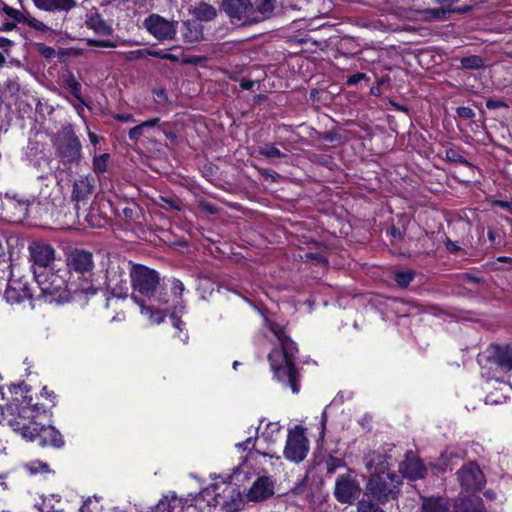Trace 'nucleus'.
I'll use <instances>...</instances> for the list:
<instances>
[{"instance_id":"1","label":"nucleus","mask_w":512,"mask_h":512,"mask_svg":"<svg viewBox=\"0 0 512 512\" xmlns=\"http://www.w3.org/2000/svg\"><path fill=\"white\" fill-rule=\"evenodd\" d=\"M364 464L370 473L365 486V496L379 504L395 499L400 491L401 480L398 475L389 471L387 457L372 451L364 456Z\"/></svg>"},{"instance_id":"2","label":"nucleus","mask_w":512,"mask_h":512,"mask_svg":"<svg viewBox=\"0 0 512 512\" xmlns=\"http://www.w3.org/2000/svg\"><path fill=\"white\" fill-rule=\"evenodd\" d=\"M269 329L279 342V345L268 355L274 377L280 382H285L292 392L297 394L299 392V373L294 364L298 352L296 344L285 335L279 325L270 324Z\"/></svg>"},{"instance_id":"3","label":"nucleus","mask_w":512,"mask_h":512,"mask_svg":"<svg viewBox=\"0 0 512 512\" xmlns=\"http://www.w3.org/2000/svg\"><path fill=\"white\" fill-rule=\"evenodd\" d=\"M67 273L82 294L94 295L101 284L93 278V254L84 249H72L66 255Z\"/></svg>"},{"instance_id":"4","label":"nucleus","mask_w":512,"mask_h":512,"mask_svg":"<svg viewBox=\"0 0 512 512\" xmlns=\"http://www.w3.org/2000/svg\"><path fill=\"white\" fill-rule=\"evenodd\" d=\"M67 274V272L60 274L59 271L52 270H34V278L42 293L51 296L52 301L59 303L71 301L81 293L75 281L66 279Z\"/></svg>"},{"instance_id":"5","label":"nucleus","mask_w":512,"mask_h":512,"mask_svg":"<svg viewBox=\"0 0 512 512\" xmlns=\"http://www.w3.org/2000/svg\"><path fill=\"white\" fill-rule=\"evenodd\" d=\"M132 264L123 257L109 254L101 261L104 272L103 285L118 298H125L128 295L126 271H130Z\"/></svg>"},{"instance_id":"6","label":"nucleus","mask_w":512,"mask_h":512,"mask_svg":"<svg viewBox=\"0 0 512 512\" xmlns=\"http://www.w3.org/2000/svg\"><path fill=\"white\" fill-rule=\"evenodd\" d=\"M201 496L209 506L220 507L223 512H235L241 504L240 493L231 484L212 485Z\"/></svg>"},{"instance_id":"7","label":"nucleus","mask_w":512,"mask_h":512,"mask_svg":"<svg viewBox=\"0 0 512 512\" xmlns=\"http://www.w3.org/2000/svg\"><path fill=\"white\" fill-rule=\"evenodd\" d=\"M130 280L134 291V295L137 294L151 298L155 295V292L160 284L159 273L145 265L133 263L130 267Z\"/></svg>"},{"instance_id":"8","label":"nucleus","mask_w":512,"mask_h":512,"mask_svg":"<svg viewBox=\"0 0 512 512\" xmlns=\"http://www.w3.org/2000/svg\"><path fill=\"white\" fill-rule=\"evenodd\" d=\"M60 141L57 153L64 164L78 163L81 159L82 145L71 125L63 127L59 133Z\"/></svg>"},{"instance_id":"9","label":"nucleus","mask_w":512,"mask_h":512,"mask_svg":"<svg viewBox=\"0 0 512 512\" xmlns=\"http://www.w3.org/2000/svg\"><path fill=\"white\" fill-rule=\"evenodd\" d=\"M44 416L37 405H21L17 408V416L9 420V425L14 431H20L23 438H31L34 426L39 425V419Z\"/></svg>"},{"instance_id":"10","label":"nucleus","mask_w":512,"mask_h":512,"mask_svg":"<svg viewBox=\"0 0 512 512\" xmlns=\"http://www.w3.org/2000/svg\"><path fill=\"white\" fill-rule=\"evenodd\" d=\"M309 451L308 439L300 426H295L288 432L284 456L287 460L295 463L302 462Z\"/></svg>"},{"instance_id":"11","label":"nucleus","mask_w":512,"mask_h":512,"mask_svg":"<svg viewBox=\"0 0 512 512\" xmlns=\"http://www.w3.org/2000/svg\"><path fill=\"white\" fill-rule=\"evenodd\" d=\"M143 25L151 35L160 41L174 39L177 32L176 21H169L158 14L149 15Z\"/></svg>"},{"instance_id":"12","label":"nucleus","mask_w":512,"mask_h":512,"mask_svg":"<svg viewBox=\"0 0 512 512\" xmlns=\"http://www.w3.org/2000/svg\"><path fill=\"white\" fill-rule=\"evenodd\" d=\"M361 493L358 481L350 474L340 475L335 483L334 495L341 503H353Z\"/></svg>"},{"instance_id":"13","label":"nucleus","mask_w":512,"mask_h":512,"mask_svg":"<svg viewBox=\"0 0 512 512\" xmlns=\"http://www.w3.org/2000/svg\"><path fill=\"white\" fill-rule=\"evenodd\" d=\"M30 259L33 262V271H45L55 260V249L48 243L42 241L32 242L28 247Z\"/></svg>"},{"instance_id":"14","label":"nucleus","mask_w":512,"mask_h":512,"mask_svg":"<svg viewBox=\"0 0 512 512\" xmlns=\"http://www.w3.org/2000/svg\"><path fill=\"white\" fill-rule=\"evenodd\" d=\"M457 479L465 491L481 489L484 483V476L479 466L475 463L463 465L457 472Z\"/></svg>"},{"instance_id":"15","label":"nucleus","mask_w":512,"mask_h":512,"mask_svg":"<svg viewBox=\"0 0 512 512\" xmlns=\"http://www.w3.org/2000/svg\"><path fill=\"white\" fill-rule=\"evenodd\" d=\"M4 286L6 287L4 298L8 303H20L25 299L32 298L33 296L28 283L23 279H5Z\"/></svg>"},{"instance_id":"16","label":"nucleus","mask_w":512,"mask_h":512,"mask_svg":"<svg viewBox=\"0 0 512 512\" xmlns=\"http://www.w3.org/2000/svg\"><path fill=\"white\" fill-rule=\"evenodd\" d=\"M222 9L230 18L238 20L250 18L254 13V5L250 0H223Z\"/></svg>"},{"instance_id":"17","label":"nucleus","mask_w":512,"mask_h":512,"mask_svg":"<svg viewBox=\"0 0 512 512\" xmlns=\"http://www.w3.org/2000/svg\"><path fill=\"white\" fill-rule=\"evenodd\" d=\"M39 438L41 443L44 445H51L54 447H61L63 445V439L61 434L55 430L52 426H46L42 422L39 425L34 426L31 432V438L28 440L33 441Z\"/></svg>"},{"instance_id":"18","label":"nucleus","mask_w":512,"mask_h":512,"mask_svg":"<svg viewBox=\"0 0 512 512\" xmlns=\"http://www.w3.org/2000/svg\"><path fill=\"white\" fill-rule=\"evenodd\" d=\"M402 476L410 480H417L424 477L425 467L421 460L412 452L406 454L405 460L399 465Z\"/></svg>"},{"instance_id":"19","label":"nucleus","mask_w":512,"mask_h":512,"mask_svg":"<svg viewBox=\"0 0 512 512\" xmlns=\"http://www.w3.org/2000/svg\"><path fill=\"white\" fill-rule=\"evenodd\" d=\"M273 483L269 477H259L247 493L251 501L260 502L273 495Z\"/></svg>"},{"instance_id":"20","label":"nucleus","mask_w":512,"mask_h":512,"mask_svg":"<svg viewBox=\"0 0 512 512\" xmlns=\"http://www.w3.org/2000/svg\"><path fill=\"white\" fill-rule=\"evenodd\" d=\"M36 8L46 12H69L77 6L76 0H31Z\"/></svg>"},{"instance_id":"21","label":"nucleus","mask_w":512,"mask_h":512,"mask_svg":"<svg viewBox=\"0 0 512 512\" xmlns=\"http://www.w3.org/2000/svg\"><path fill=\"white\" fill-rule=\"evenodd\" d=\"M491 357L504 371L512 370V345H491Z\"/></svg>"},{"instance_id":"22","label":"nucleus","mask_w":512,"mask_h":512,"mask_svg":"<svg viewBox=\"0 0 512 512\" xmlns=\"http://www.w3.org/2000/svg\"><path fill=\"white\" fill-rule=\"evenodd\" d=\"M95 185V179L92 176H80L73 185L72 197L76 201L86 199L92 194Z\"/></svg>"},{"instance_id":"23","label":"nucleus","mask_w":512,"mask_h":512,"mask_svg":"<svg viewBox=\"0 0 512 512\" xmlns=\"http://www.w3.org/2000/svg\"><path fill=\"white\" fill-rule=\"evenodd\" d=\"M449 501L444 497H423L420 512H448Z\"/></svg>"},{"instance_id":"24","label":"nucleus","mask_w":512,"mask_h":512,"mask_svg":"<svg viewBox=\"0 0 512 512\" xmlns=\"http://www.w3.org/2000/svg\"><path fill=\"white\" fill-rule=\"evenodd\" d=\"M85 24L87 28L93 30L101 36L111 35L113 28L102 18L99 13L91 14L87 17Z\"/></svg>"},{"instance_id":"25","label":"nucleus","mask_w":512,"mask_h":512,"mask_svg":"<svg viewBox=\"0 0 512 512\" xmlns=\"http://www.w3.org/2000/svg\"><path fill=\"white\" fill-rule=\"evenodd\" d=\"M182 35L186 42L193 43L203 38L201 26L195 21H186L183 24Z\"/></svg>"},{"instance_id":"26","label":"nucleus","mask_w":512,"mask_h":512,"mask_svg":"<svg viewBox=\"0 0 512 512\" xmlns=\"http://www.w3.org/2000/svg\"><path fill=\"white\" fill-rule=\"evenodd\" d=\"M453 512H486L481 499H462L454 506Z\"/></svg>"},{"instance_id":"27","label":"nucleus","mask_w":512,"mask_h":512,"mask_svg":"<svg viewBox=\"0 0 512 512\" xmlns=\"http://www.w3.org/2000/svg\"><path fill=\"white\" fill-rule=\"evenodd\" d=\"M159 118H152L147 121L142 122L139 125L131 128L129 130V138L132 141H137L142 136H148V132L151 128L155 127L159 123Z\"/></svg>"},{"instance_id":"28","label":"nucleus","mask_w":512,"mask_h":512,"mask_svg":"<svg viewBox=\"0 0 512 512\" xmlns=\"http://www.w3.org/2000/svg\"><path fill=\"white\" fill-rule=\"evenodd\" d=\"M133 300L140 306L141 314L147 316L151 323L160 324L164 321L166 314L164 311L156 309L154 310L151 306L144 305L136 295L132 296Z\"/></svg>"},{"instance_id":"29","label":"nucleus","mask_w":512,"mask_h":512,"mask_svg":"<svg viewBox=\"0 0 512 512\" xmlns=\"http://www.w3.org/2000/svg\"><path fill=\"white\" fill-rule=\"evenodd\" d=\"M185 504L183 499L172 497L168 501H161L158 506V512H184Z\"/></svg>"},{"instance_id":"30","label":"nucleus","mask_w":512,"mask_h":512,"mask_svg":"<svg viewBox=\"0 0 512 512\" xmlns=\"http://www.w3.org/2000/svg\"><path fill=\"white\" fill-rule=\"evenodd\" d=\"M194 14L201 21H210L216 17L217 12L212 5L201 2L195 8Z\"/></svg>"},{"instance_id":"31","label":"nucleus","mask_w":512,"mask_h":512,"mask_svg":"<svg viewBox=\"0 0 512 512\" xmlns=\"http://www.w3.org/2000/svg\"><path fill=\"white\" fill-rule=\"evenodd\" d=\"M450 12H455L454 9H448L446 7L441 8H429L421 11L422 19L431 21V20H444L446 18V14Z\"/></svg>"},{"instance_id":"32","label":"nucleus","mask_w":512,"mask_h":512,"mask_svg":"<svg viewBox=\"0 0 512 512\" xmlns=\"http://www.w3.org/2000/svg\"><path fill=\"white\" fill-rule=\"evenodd\" d=\"M0 14H4L8 18H10L12 21H14L16 23H22V24H24V22L26 20V16H27L24 13H22L20 10L13 8L2 1H0Z\"/></svg>"},{"instance_id":"33","label":"nucleus","mask_w":512,"mask_h":512,"mask_svg":"<svg viewBox=\"0 0 512 512\" xmlns=\"http://www.w3.org/2000/svg\"><path fill=\"white\" fill-rule=\"evenodd\" d=\"M275 8V0H255L254 11L259 12L264 18H269Z\"/></svg>"},{"instance_id":"34","label":"nucleus","mask_w":512,"mask_h":512,"mask_svg":"<svg viewBox=\"0 0 512 512\" xmlns=\"http://www.w3.org/2000/svg\"><path fill=\"white\" fill-rule=\"evenodd\" d=\"M281 426L277 422H270L266 425L265 430L262 432L261 437L270 443H274L277 436L280 434Z\"/></svg>"},{"instance_id":"35","label":"nucleus","mask_w":512,"mask_h":512,"mask_svg":"<svg viewBox=\"0 0 512 512\" xmlns=\"http://www.w3.org/2000/svg\"><path fill=\"white\" fill-rule=\"evenodd\" d=\"M460 64L464 69H480L484 65V60L478 55H470L461 58Z\"/></svg>"},{"instance_id":"36","label":"nucleus","mask_w":512,"mask_h":512,"mask_svg":"<svg viewBox=\"0 0 512 512\" xmlns=\"http://www.w3.org/2000/svg\"><path fill=\"white\" fill-rule=\"evenodd\" d=\"M414 278V272L411 270H399L393 274V279L400 287H407Z\"/></svg>"},{"instance_id":"37","label":"nucleus","mask_w":512,"mask_h":512,"mask_svg":"<svg viewBox=\"0 0 512 512\" xmlns=\"http://www.w3.org/2000/svg\"><path fill=\"white\" fill-rule=\"evenodd\" d=\"M24 24H26L30 28H32L38 32H41V33H47L51 30L50 27L47 24H45L43 21H41L29 14H27Z\"/></svg>"},{"instance_id":"38","label":"nucleus","mask_w":512,"mask_h":512,"mask_svg":"<svg viewBox=\"0 0 512 512\" xmlns=\"http://www.w3.org/2000/svg\"><path fill=\"white\" fill-rule=\"evenodd\" d=\"M14 42L6 37L0 36V67L6 63V58L10 54V49Z\"/></svg>"},{"instance_id":"39","label":"nucleus","mask_w":512,"mask_h":512,"mask_svg":"<svg viewBox=\"0 0 512 512\" xmlns=\"http://www.w3.org/2000/svg\"><path fill=\"white\" fill-rule=\"evenodd\" d=\"M24 468L30 474L47 473L49 472V466L47 463L40 460H34L24 465Z\"/></svg>"},{"instance_id":"40","label":"nucleus","mask_w":512,"mask_h":512,"mask_svg":"<svg viewBox=\"0 0 512 512\" xmlns=\"http://www.w3.org/2000/svg\"><path fill=\"white\" fill-rule=\"evenodd\" d=\"M259 154L266 158H283L286 155L273 144H266L259 149Z\"/></svg>"},{"instance_id":"41","label":"nucleus","mask_w":512,"mask_h":512,"mask_svg":"<svg viewBox=\"0 0 512 512\" xmlns=\"http://www.w3.org/2000/svg\"><path fill=\"white\" fill-rule=\"evenodd\" d=\"M357 512H385L378 504L362 499L358 502Z\"/></svg>"},{"instance_id":"42","label":"nucleus","mask_w":512,"mask_h":512,"mask_svg":"<svg viewBox=\"0 0 512 512\" xmlns=\"http://www.w3.org/2000/svg\"><path fill=\"white\" fill-rule=\"evenodd\" d=\"M110 156L104 153L100 156H95L93 159V169L96 173H102L107 170V164Z\"/></svg>"},{"instance_id":"43","label":"nucleus","mask_w":512,"mask_h":512,"mask_svg":"<svg viewBox=\"0 0 512 512\" xmlns=\"http://www.w3.org/2000/svg\"><path fill=\"white\" fill-rule=\"evenodd\" d=\"M344 465H345L344 461L337 457L329 456L325 460L326 470H327V473H329V474L335 473L337 469L344 467Z\"/></svg>"},{"instance_id":"44","label":"nucleus","mask_w":512,"mask_h":512,"mask_svg":"<svg viewBox=\"0 0 512 512\" xmlns=\"http://www.w3.org/2000/svg\"><path fill=\"white\" fill-rule=\"evenodd\" d=\"M10 204L18 210L19 220L25 218L28 215L29 202L27 200L14 198Z\"/></svg>"},{"instance_id":"45","label":"nucleus","mask_w":512,"mask_h":512,"mask_svg":"<svg viewBox=\"0 0 512 512\" xmlns=\"http://www.w3.org/2000/svg\"><path fill=\"white\" fill-rule=\"evenodd\" d=\"M86 43L90 47H107V48H116L120 44L118 39L115 41L87 39Z\"/></svg>"},{"instance_id":"46","label":"nucleus","mask_w":512,"mask_h":512,"mask_svg":"<svg viewBox=\"0 0 512 512\" xmlns=\"http://www.w3.org/2000/svg\"><path fill=\"white\" fill-rule=\"evenodd\" d=\"M99 498L96 496L88 497L80 507V512H93L97 509Z\"/></svg>"},{"instance_id":"47","label":"nucleus","mask_w":512,"mask_h":512,"mask_svg":"<svg viewBox=\"0 0 512 512\" xmlns=\"http://www.w3.org/2000/svg\"><path fill=\"white\" fill-rule=\"evenodd\" d=\"M4 87L11 95L17 94L20 91L18 78L15 77L7 79V81L4 83Z\"/></svg>"},{"instance_id":"48","label":"nucleus","mask_w":512,"mask_h":512,"mask_svg":"<svg viewBox=\"0 0 512 512\" xmlns=\"http://www.w3.org/2000/svg\"><path fill=\"white\" fill-rule=\"evenodd\" d=\"M36 49L45 58H53L56 55V51L53 47L46 46L43 43H37Z\"/></svg>"},{"instance_id":"49","label":"nucleus","mask_w":512,"mask_h":512,"mask_svg":"<svg viewBox=\"0 0 512 512\" xmlns=\"http://www.w3.org/2000/svg\"><path fill=\"white\" fill-rule=\"evenodd\" d=\"M146 56H148V50L129 51L125 54V57L128 61L144 59Z\"/></svg>"},{"instance_id":"50","label":"nucleus","mask_w":512,"mask_h":512,"mask_svg":"<svg viewBox=\"0 0 512 512\" xmlns=\"http://www.w3.org/2000/svg\"><path fill=\"white\" fill-rule=\"evenodd\" d=\"M183 291H184L183 283L178 279H174L172 281V287H171L172 294H174L177 297H180L182 295Z\"/></svg>"},{"instance_id":"51","label":"nucleus","mask_w":512,"mask_h":512,"mask_svg":"<svg viewBox=\"0 0 512 512\" xmlns=\"http://www.w3.org/2000/svg\"><path fill=\"white\" fill-rule=\"evenodd\" d=\"M457 114L459 117L465 119H472L473 117H475V112L471 108L464 106L457 108Z\"/></svg>"},{"instance_id":"52","label":"nucleus","mask_w":512,"mask_h":512,"mask_svg":"<svg viewBox=\"0 0 512 512\" xmlns=\"http://www.w3.org/2000/svg\"><path fill=\"white\" fill-rule=\"evenodd\" d=\"M486 107L488 109H497V108L508 107V105L502 100L489 98L486 101Z\"/></svg>"},{"instance_id":"53","label":"nucleus","mask_w":512,"mask_h":512,"mask_svg":"<svg viewBox=\"0 0 512 512\" xmlns=\"http://www.w3.org/2000/svg\"><path fill=\"white\" fill-rule=\"evenodd\" d=\"M68 85L71 89L72 94L76 98L80 99L81 84L75 79H71L70 81H68Z\"/></svg>"},{"instance_id":"54","label":"nucleus","mask_w":512,"mask_h":512,"mask_svg":"<svg viewBox=\"0 0 512 512\" xmlns=\"http://www.w3.org/2000/svg\"><path fill=\"white\" fill-rule=\"evenodd\" d=\"M155 100L159 104H164L168 101L167 93L164 89L154 90Z\"/></svg>"},{"instance_id":"55","label":"nucleus","mask_w":512,"mask_h":512,"mask_svg":"<svg viewBox=\"0 0 512 512\" xmlns=\"http://www.w3.org/2000/svg\"><path fill=\"white\" fill-rule=\"evenodd\" d=\"M255 441H256V439H255V438H253V437H249V438H247L245 441H243V442H241V443L236 444V446H237L239 449L243 450V451H245V450H249V449H251V447H254V445H255Z\"/></svg>"},{"instance_id":"56","label":"nucleus","mask_w":512,"mask_h":512,"mask_svg":"<svg viewBox=\"0 0 512 512\" xmlns=\"http://www.w3.org/2000/svg\"><path fill=\"white\" fill-rule=\"evenodd\" d=\"M365 77H366V75L364 73H355V74L351 75L350 77H348L347 84L351 85V86L356 85L361 80H363Z\"/></svg>"},{"instance_id":"57","label":"nucleus","mask_w":512,"mask_h":512,"mask_svg":"<svg viewBox=\"0 0 512 512\" xmlns=\"http://www.w3.org/2000/svg\"><path fill=\"white\" fill-rule=\"evenodd\" d=\"M161 200H162V202L164 203V204L162 205V207H163L164 209H171V210H179V209H180V208H179V206H178V204H177L174 200H172V199H169V198H163V197H162V198H161Z\"/></svg>"},{"instance_id":"58","label":"nucleus","mask_w":512,"mask_h":512,"mask_svg":"<svg viewBox=\"0 0 512 512\" xmlns=\"http://www.w3.org/2000/svg\"><path fill=\"white\" fill-rule=\"evenodd\" d=\"M16 27H17L16 22H14L12 20L5 21L0 25V31L9 32V31H13L14 29H16Z\"/></svg>"},{"instance_id":"59","label":"nucleus","mask_w":512,"mask_h":512,"mask_svg":"<svg viewBox=\"0 0 512 512\" xmlns=\"http://www.w3.org/2000/svg\"><path fill=\"white\" fill-rule=\"evenodd\" d=\"M446 157L452 161H458V162L464 161L462 156H460L456 151L451 150V149L446 151Z\"/></svg>"},{"instance_id":"60","label":"nucleus","mask_w":512,"mask_h":512,"mask_svg":"<svg viewBox=\"0 0 512 512\" xmlns=\"http://www.w3.org/2000/svg\"><path fill=\"white\" fill-rule=\"evenodd\" d=\"M436 3L440 4L443 7L451 9V7L458 2V0H434Z\"/></svg>"},{"instance_id":"61","label":"nucleus","mask_w":512,"mask_h":512,"mask_svg":"<svg viewBox=\"0 0 512 512\" xmlns=\"http://www.w3.org/2000/svg\"><path fill=\"white\" fill-rule=\"evenodd\" d=\"M493 204L509 211L512 210V203L508 201H495Z\"/></svg>"},{"instance_id":"62","label":"nucleus","mask_w":512,"mask_h":512,"mask_svg":"<svg viewBox=\"0 0 512 512\" xmlns=\"http://www.w3.org/2000/svg\"><path fill=\"white\" fill-rule=\"evenodd\" d=\"M116 119L122 122H134L133 116L131 114H118Z\"/></svg>"},{"instance_id":"63","label":"nucleus","mask_w":512,"mask_h":512,"mask_svg":"<svg viewBox=\"0 0 512 512\" xmlns=\"http://www.w3.org/2000/svg\"><path fill=\"white\" fill-rule=\"evenodd\" d=\"M148 56L165 59L166 53L156 50H148Z\"/></svg>"},{"instance_id":"64","label":"nucleus","mask_w":512,"mask_h":512,"mask_svg":"<svg viewBox=\"0 0 512 512\" xmlns=\"http://www.w3.org/2000/svg\"><path fill=\"white\" fill-rule=\"evenodd\" d=\"M88 137L91 144L96 145L99 142V137L88 129Z\"/></svg>"}]
</instances>
